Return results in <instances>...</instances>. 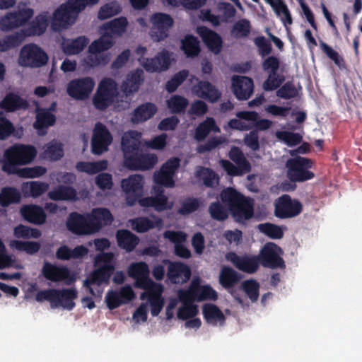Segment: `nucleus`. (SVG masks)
I'll use <instances>...</instances> for the list:
<instances>
[{
  "instance_id": "58836bf2",
  "label": "nucleus",
  "mask_w": 362,
  "mask_h": 362,
  "mask_svg": "<svg viewBox=\"0 0 362 362\" xmlns=\"http://www.w3.org/2000/svg\"><path fill=\"white\" fill-rule=\"evenodd\" d=\"M48 197L54 201L77 199L76 190L70 186L59 185L57 189L48 192Z\"/></svg>"
},
{
  "instance_id": "6ab92c4d",
  "label": "nucleus",
  "mask_w": 362,
  "mask_h": 362,
  "mask_svg": "<svg viewBox=\"0 0 362 362\" xmlns=\"http://www.w3.org/2000/svg\"><path fill=\"white\" fill-rule=\"evenodd\" d=\"M33 16L32 8H25L18 12L8 13L0 19V29L8 31L27 23Z\"/></svg>"
},
{
  "instance_id": "4468645a",
  "label": "nucleus",
  "mask_w": 362,
  "mask_h": 362,
  "mask_svg": "<svg viewBox=\"0 0 362 362\" xmlns=\"http://www.w3.org/2000/svg\"><path fill=\"white\" fill-rule=\"evenodd\" d=\"M94 86V80L89 76L74 78L69 82L66 92L71 98L83 100L89 97Z\"/></svg>"
},
{
  "instance_id": "f03ea898",
  "label": "nucleus",
  "mask_w": 362,
  "mask_h": 362,
  "mask_svg": "<svg viewBox=\"0 0 362 362\" xmlns=\"http://www.w3.org/2000/svg\"><path fill=\"white\" fill-rule=\"evenodd\" d=\"M223 203L228 206L233 220L238 223H245L254 216V202L233 187H228L220 194Z\"/></svg>"
},
{
  "instance_id": "5fc2aeb1",
  "label": "nucleus",
  "mask_w": 362,
  "mask_h": 362,
  "mask_svg": "<svg viewBox=\"0 0 362 362\" xmlns=\"http://www.w3.org/2000/svg\"><path fill=\"white\" fill-rule=\"evenodd\" d=\"M243 290L252 303L257 301L259 296V284L255 279L243 281L240 284Z\"/></svg>"
},
{
  "instance_id": "4d7b16f0",
  "label": "nucleus",
  "mask_w": 362,
  "mask_h": 362,
  "mask_svg": "<svg viewBox=\"0 0 362 362\" xmlns=\"http://www.w3.org/2000/svg\"><path fill=\"white\" fill-rule=\"evenodd\" d=\"M13 235L17 238H39L42 235V233L37 228H32L30 226L19 224L14 228Z\"/></svg>"
},
{
  "instance_id": "f704fd0d",
  "label": "nucleus",
  "mask_w": 362,
  "mask_h": 362,
  "mask_svg": "<svg viewBox=\"0 0 362 362\" xmlns=\"http://www.w3.org/2000/svg\"><path fill=\"white\" fill-rule=\"evenodd\" d=\"M139 203L144 207H153L156 211L160 212L167 209H171L173 202H168L166 195L155 194V196L141 198Z\"/></svg>"
},
{
  "instance_id": "39448f33",
  "label": "nucleus",
  "mask_w": 362,
  "mask_h": 362,
  "mask_svg": "<svg viewBox=\"0 0 362 362\" xmlns=\"http://www.w3.org/2000/svg\"><path fill=\"white\" fill-rule=\"evenodd\" d=\"M113 43V40L110 35H103L94 40L88 47L90 54L85 60L87 66L94 68L107 64L110 60V54L103 52L111 48Z\"/></svg>"
},
{
  "instance_id": "a211bd4d",
  "label": "nucleus",
  "mask_w": 362,
  "mask_h": 362,
  "mask_svg": "<svg viewBox=\"0 0 362 362\" xmlns=\"http://www.w3.org/2000/svg\"><path fill=\"white\" fill-rule=\"evenodd\" d=\"M151 21L153 24L151 30V36L158 42L168 37L169 29L174 23L170 15L163 13H154L151 18Z\"/></svg>"
},
{
  "instance_id": "5701e85b",
  "label": "nucleus",
  "mask_w": 362,
  "mask_h": 362,
  "mask_svg": "<svg viewBox=\"0 0 362 362\" xmlns=\"http://www.w3.org/2000/svg\"><path fill=\"white\" fill-rule=\"evenodd\" d=\"M242 275L233 268L223 266L220 272L218 281L223 288L230 291L231 295L239 303H242L243 300L240 297L235 295V291L233 290L234 286L240 282Z\"/></svg>"
},
{
  "instance_id": "423d86ee",
  "label": "nucleus",
  "mask_w": 362,
  "mask_h": 362,
  "mask_svg": "<svg viewBox=\"0 0 362 362\" xmlns=\"http://www.w3.org/2000/svg\"><path fill=\"white\" fill-rule=\"evenodd\" d=\"M46 52L35 44L25 45L21 49L18 63L22 66L37 68L47 64Z\"/></svg>"
},
{
  "instance_id": "8fccbe9b",
  "label": "nucleus",
  "mask_w": 362,
  "mask_h": 362,
  "mask_svg": "<svg viewBox=\"0 0 362 362\" xmlns=\"http://www.w3.org/2000/svg\"><path fill=\"white\" fill-rule=\"evenodd\" d=\"M228 156L239 168H242L244 173H248L251 170V165L245 158L243 152L239 147L233 146L228 153Z\"/></svg>"
},
{
  "instance_id": "ddd939ff",
  "label": "nucleus",
  "mask_w": 362,
  "mask_h": 362,
  "mask_svg": "<svg viewBox=\"0 0 362 362\" xmlns=\"http://www.w3.org/2000/svg\"><path fill=\"white\" fill-rule=\"evenodd\" d=\"M144 178L141 175H132L121 182V187L126 194V202L134 206L140 199L143 192Z\"/></svg>"
},
{
  "instance_id": "c85d7f7f",
  "label": "nucleus",
  "mask_w": 362,
  "mask_h": 362,
  "mask_svg": "<svg viewBox=\"0 0 362 362\" xmlns=\"http://www.w3.org/2000/svg\"><path fill=\"white\" fill-rule=\"evenodd\" d=\"M197 32L210 51L216 54L221 52L223 40L217 33L205 26L198 27Z\"/></svg>"
},
{
  "instance_id": "2eb2a0df",
  "label": "nucleus",
  "mask_w": 362,
  "mask_h": 362,
  "mask_svg": "<svg viewBox=\"0 0 362 362\" xmlns=\"http://www.w3.org/2000/svg\"><path fill=\"white\" fill-rule=\"evenodd\" d=\"M112 141V136L107 127L98 122L95 124L91 140L92 153L100 155L107 151L108 146Z\"/></svg>"
},
{
  "instance_id": "4c0bfd02",
  "label": "nucleus",
  "mask_w": 362,
  "mask_h": 362,
  "mask_svg": "<svg viewBox=\"0 0 362 362\" xmlns=\"http://www.w3.org/2000/svg\"><path fill=\"white\" fill-rule=\"evenodd\" d=\"M153 220L148 217H138L132 221V228L138 233H145L154 228H160L163 225V220L153 215Z\"/></svg>"
},
{
  "instance_id": "aec40b11",
  "label": "nucleus",
  "mask_w": 362,
  "mask_h": 362,
  "mask_svg": "<svg viewBox=\"0 0 362 362\" xmlns=\"http://www.w3.org/2000/svg\"><path fill=\"white\" fill-rule=\"evenodd\" d=\"M135 297V293L129 286H124L119 290H110L105 296V302L110 310H115L122 305L127 304Z\"/></svg>"
},
{
  "instance_id": "bf43d9fd",
  "label": "nucleus",
  "mask_w": 362,
  "mask_h": 362,
  "mask_svg": "<svg viewBox=\"0 0 362 362\" xmlns=\"http://www.w3.org/2000/svg\"><path fill=\"white\" fill-rule=\"evenodd\" d=\"M189 76V71L182 69L176 73L165 83V90L169 93H174L177 88L187 79Z\"/></svg>"
},
{
  "instance_id": "79ce46f5",
  "label": "nucleus",
  "mask_w": 362,
  "mask_h": 362,
  "mask_svg": "<svg viewBox=\"0 0 362 362\" xmlns=\"http://www.w3.org/2000/svg\"><path fill=\"white\" fill-rule=\"evenodd\" d=\"M49 189V185L46 182L40 181H30L23 183L22 191L25 197H32L37 198Z\"/></svg>"
},
{
  "instance_id": "bb28decb",
  "label": "nucleus",
  "mask_w": 362,
  "mask_h": 362,
  "mask_svg": "<svg viewBox=\"0 0 362 362\" xmlns=\"http://www.w3.org/2000/svg\"><path fill=\"white\" fill-rule=\"evenodd\" d=\"M77 16L74 15V12L65 2L59 6L54 11L52 21V28L54 30H59L61 28H66L69 25H72Z\"/></svg>"
},
{
  "instance_id": "69168bd1",
  "label": "nucleus",
  "mask_w": 362,
  "mask_h": 362,
  "mask_svg": "<svg viewBox=\"0 0 362 362\" xmlns=\"http://www.w3.org/2000/svg\"><path fill=\"white\" fill-rule=\"evenodd\" d=\"M128 21L125 17L121 16L108 21L105 28L113 34L121 35L127 28Z\"/></svg>"
},
{
  "instance_id": "052dcab7",
  "label": "nucleus",
  "mask_w": 362,
  "mask_h": 362,
  "mask_svg": "<svg viewBox=\"0 0 362 362\" xmlns=\"http://www.w3.org/2000/svg\"><path fill=\"white\" fill-rule=\"evenodd\" d=\"M259 230L272 239H281L284 232L279 226L271 223H260L257 226Z\"/></svg>"
},
{
  "instance_id": "f257e3e1",
  "label": "nucleus",
  "mask_w": 362,
  "mask_h": 362,
  "mask_svg": "<svg viewBox=\"0 0 362 362\" xmlns=\"http://www.w3.org/2000/svg\"><path fill=\"white\" fill-rule=\"evenodd\" d=\"M139 134L130 131L122 137L121 146L124 154V165L133 170H146L158 163L155 153H144L140 148Z\"/></svg>"
},
{
  "instance_id": "c9c22d12",
  "label": "nucleus",
  "mask_w": 362,
  "mask_h": 362,
  "mask_svg": "<svg viewBox=\"0 0 362 362\" xmlns=\"http://www.w3.org/2000/svg\"><path fill=\"white\" fill-rule=\"evenodd\" d=\"M117 245L127 252H132L139 243V238L127 229H119L116 232Z\"/></svg>"
},
{
  "instance_id": "b1692460",
  "label": "nucleus",
  "mask_w": 362,
  "mask_h": 362,
  "mask_svg": "<svg viewBox=\"0 0 362 362\" xmlns=\"http://www.w3.org/2000/svg\"><path fill=\"white\" fill-rule=\"evenodd\" d=\"M144 69L149 73L160 72L168 69L171 60L168 51L158 52L153 58H144L141 62L138 59Z\"/></svg>"
},
{
  "instance_id": "ea45409f",
  "label": "nucleus",
  "mask_w": 362,
  "mask_h": 362,
  "mask_svg": "<svg viewBox=\"0 0 362 362\" xmlns=\"http://www.w3.org/2000/svg\"><path fill=\"white\" fill-rule=\"evenodd\" d=\"M194 175L198 180L203 181L204 185L206 187H214L219 181L218 174L209 168L199 166L197 168Z\"/></svg>"
},
{
  "instance_id": "c756f323",
  "label": "nucleus",
  "mask_w": 362,
  "mask_h": 362,
  "mask_svg": "<svg viewBox=\"0 0 362 362\" xmlns=\"http://www.w3.org/2000/svg\"><path fill=\"white\" fill-rule=\"evenodd\" d=\"M28 107L29 103L28 100L13 92L6 93L5 97L0 101V108L7 112L25 110Z\"/></svg>"
},
{
  "instance_id": "6e6d98bb",
  "label": "nucleus",
  "mask_w": 362,
  "mask_h": 362,
  "mask_svg": "<svg viewBox=\"0 0 362 362\" xmlns=\"http://www.w3.org/2000/svg\"><path fill=\"white\" fill-rule=\"evenodd\" d=\"M228 207L226 208L220 202L216 201L210 204L209 206V213L214 220L218 221H224L228 218Z\"/></svg>"
},
{
  "instance_id": "a878e982",
  "label": "nucleus",
  "mask_w": 362,
  "mask_h": 362,
  "mask_svg": "<svg viewBox=\"0 0 362 362\" xmlns=\"http://www.w3.org/2000/svg\"><path fill=\"white\" fill-rule=\"evenodd\" d=\"M232 90L238 100H246L253 93V80L245 76H235L232 78Z\"/></svg>"
},
{
  "instance_id": "7c9ffc66",
  "label": "nucleus",
  "mask_w": 362,
  "mask_h": 362,
  "mask_svg": "<svg viewBox=\"0 0 362 362\" xmlns=\"http://www.w3.org/2000/svg\"><path fill=\"white\" fill-rule=\"evenodd\" d=\"M77 296L78 292L75 288L57 289L54 308L61 307L67 310H72L76 305L74 300Z\"/></svg>"
},
{
  "instance_id": "a19ab883",
  "label": "nucleus",
  "mask_w": 362,
  "mask_h": 362,
  "mask_svg": "<svg viewBox=\"0 0 362 362\" xmlns=\"http://www.w3.org/2000/svg\"><path fill=\"white\" fill-rule=\"evenodd\" d=\"M220 129L216 124L213 117H207L204 121L199 123L195 129L194 138L201 141L206 139L211 132H219Z\"/></svg>"
},
{
  "instance_id": "0eeeda50",
  "label": "nucleus",
  "mask_w": 362,
  "mask_h": 362,
  "mask_svg": "<svg viewBox=\"0 0 362 362\" xmlns=\"http://www.w3.org/2000/svg\"><path fill=\"white\" fill-rule=\"evenodd\" d=\"M178 298L180 301L197 300L198 302L206 300H216L217 292L209 285L202 286L197 281L193 280L187 290H180Z\"/></svg>"
},
{
  "instance_id": "393cba45",
  "label": "nucleus",
  "mask_w": 362,
  "mask_h": 362,
  "mask_svg": "<svg viewBox=\"0 0 362 362\" xmlns=\"http://www.w3.org/2000/svg\"><path fill=\"white\" fill-rule=\"evenodd\" d=\"M167 262V277L172 284H182L189 280L192 273L188 265L180 262Z\"/></svg>"
},
{
  "instance_id": "dca6fc26",
  "label": "nucleus",
  "mask_w": 362,
  "mask_h": 362,
  "mask_svg": "<svg viewBox=\"0 0 362 362\" xmlns=\"http://www.w3.org/2000/svg\"><path fill=\"white\" fill-rule=\"evenodd\" d=\"M226 259L230 262L235 268L247 274L255 273L259 267V258L257 255H238L235 252H229Z\"/></svg>"
},
{
  "instance_id": "72a5a7b5",
  "label": "nucleus",
  "mask_w": 362,
  "mask_h": 362,
  "mask_svg": "<svg viewBox=\"0 0 362 362\" xmlns=\"http://www.w3.org/2000/svg\"><path fill=\"white\" fill-rule=\"evenodd\" d=\"M158 111L157 106L151 102L139 105L133 111L131 121L134 124H139L152 118Z\"/></svg>"
},
{
  "instance_id": "cd10ccee",
  "label": "nucleus",
  "mask_w": 362,
  "mask_h": 362,
  "mask_svg": "<svg viewBox=\"0 0 362 362\" xmlns=\"http://www.w3.org/2000/svg\"><path fill=\"white\" fill-rule=\"evenodd\" d=\"M192 90L197 97L211 103H216L221 97L218 89L207 81H199L192 86Z\"/></svg>"
},
{
  "instance_id": "49530a36",
  "label": "nucleus",
  "mask_w": 362,
  "mask_h": 362,
  "mask_svg": "<svg viewBox=\"0 0 362 362\" xmlns=\"http://www.w3.org/2000/svg\"><path fill=\"white\" fill-rule=\"evenodd\" d=\"M203 315L207 323L216 325L218 322L225 320L222 311L214 304H205L202 309Z\"/></svg>"
},
{
  "instance_id": "e433bc0d",
  "label": "nucleus",
  "mask_w": 362,
  "mask_h": 362,
  "mask_svg": "<svg viewBox=\"0 0 362 362\" xmlns=\"http://www.w3.org/2000/svg\"><path fill=\"white\" fill-rule=\"evenodd\" d=\"M236 116L240 119L253 122L252 127L255 130L265 131L269 129L272 125V122L267 119H259V114L255 111H240L236 113Z\"/></svg>"
},
{
  "instance_id": "412c9836",
  "label": "nucleus",
  "mask_w": 362,
  "mask_h": 362,
  "mask_svg": "<svg viewBox=\"0 0 362 362\" xmlns=\"http://www.w3.org/2000/svg\"><path fill=\"white\" fill-rule=\"evenodd\" d=\"M148 274V267L144 262L133 263L128 269L129 276L135 279V286L143 289L150 288L153 284Z\"/></svg>"
},
{
  "instance_id": "37998d69",
  "label": "nucleus",
  "mask_w": 362,
  "mask_h": 362,
  "mask_svg": "<svg viewBox=\"0 0 362 362\" xmlns=\"http://www.w3.org/2000/svg\"><path fill=\"white\" fill-rule=\"evenodd\" d=\"M107 161L102 160L94 162L78 161L76 164V169L78 172L86 173L89 175H94L107 168Z\"/></svg>"
},
{
  "instance_id": "473e14b6",
  "label": "nucleus",
  "mask_w": 362,
  "mask_h": 362,
  "mask_svg": "<svg viewBox=\"0 0 362 362\" xmlns=\"http://www.w3.org/2000/svg\"><path fill=\"white\" fill-rule=\"evenodd\" d=\"M144 79V71L141 69H136L135 71L129 73L121 85L122 91L127 96L138 91Z\"/></svg>"
},
{
  "instance_id": "338daca9",
  "label": "nucleus",
  "mask_w": 362,
  "mask_h": 362,
  "mask_svg": "<svg viewBox=\"0 0 362 362\" xmlns=\"http://www.w3.org/2000/svg\"><path fill=\"white\" fill-rule=\"evenodd\" d=\"M46 172V168L37 165L20 168L14 175H17L18 177L23 178H35L43 175Z\"/></svg>"
},
{
  "instance_id": "7ed1b4c3",
  "label": "nucleus",
  "mask_w": 362,
  "mask_h": 362,
  "mask_svg": "<svg viewBox=\"0 0 362 362\" xmlns=\"http://www.w3.org/2000/svg\"><path fill=\"white\" fill-rule=\"evenodd\" d=\"M37 156L35 146L26 144H14L8 148L4 153L1 163L2 170L8 175L15 174L19 165H28Z\"/></svg>"
},
{
  "instance_id": "9d476101",
  "label": "nucleus",
  "mask_w": 362,
  "mask_h": 362,
  "mask_svg": "<svg viewBox=\"0 0 362 362\" xmlns=\"http://www.w3.org/2000/svg\"><path fill=\"white\" fill-rule=\"evenodd\" d=\"M282 254L283 250L279 246L269 242L262 247L257 257L259 258V264L264 267L285 269V262L281 257Z\"/></svg>"
},
{
  "instance_id": "680f3d73",
  "label": "nucleus",
  "mask_w": 362,
  "mask_h": 362,
  "mask_svg": "<svg viewBox=\"0 0 362 362\" xmlns=\"http://www.w3.org/2000/svg\"><path fill=\"white\" fill-rule=\"evenodd\" d=\"M285 81V76L283 74L275 73H269L267 78L264 81L262 88L265 91H272L280 88Z\"/></svg>"
},
{
  "instance_id": "f8f14e48",
  "label": "nucleus",
  "mask_w": 362,
  "mask_h": 362,
  "mask_svg": "<svg viewBox=\"0 0 362 362\" xmlns=\"http://www.w3.org/2000/svg\"><path fill=\"white\" fill-rule=\"evenodd\" d=\"M303 206L297 199H292L288 194H283L275 202L274 215L285 219L295 217L302 211Z\"/></svg>"
},
{
  "instance_id": "4be33fe9",
  "label": "nucleus",
  "mask_w": 362,
  "mask_h": 362,
  "mask_svg": "<svg viewBox=\"0 0 362 362\" xmlns=\"http://www.w3.org/2000/svg\"><path fill=\"white\" fill-rule=\"evenodd\" d=\"M92 234L98 233L103 227L112 224L114 218L107 208H94L88 212Z\"/></svg>"
},
{
  "instance_id": "2f4dec72",
  "label": "nucleus",
  "mask_w": 362,
  "mask_h": 362,
  "mask_svg": "<svg viewBox=\"0 0 362 362\" xmlns=\"http://www.w3.org/2000/svg\"><path fill=\"white\" fill-rule=\"evenodd\" d=\"M21 214L24 220L35 224L42 225L45 223L47 216L43 209L35 204L25 205L21 209Z\"/></svg>"
},
{
  "instance_id": "6e6552de",
  "label": "nucleus",
  "mask_w": 362,
  "mask_h": 362,
  "mask_svg": "<svg viewBox=\"0 0 362 362\" xmlns=\"http://www.w3.org/2000/svg\"><path fill=\"white\" fill-rule=\"evenodd\" d=\"M117 95V85L112 78H105L99 84L93 98V104L97 110H105L114 102Z\"/></svg>"
},
{
  "instance_id": "a18cd8bd",
  "label": "nucleus",
  "mask_w": 362,
  "mask_h": 362,
  "mask_svg": "<svg viewBox=\"0 0 362 362\" xmlns=\"http://www.w3.org/2000/svg\"><path fill=\"white\" fill-rule=\"evenodd\" d=\"M21 195L19 191L13 187H4L0 192V205L7 207L11 204L19 203Z\"/></svg>"
},
{
  "instance_id": "e2e57ef3",
  "label": "nucleus",
  "mask_w": 362,
  "mask_h": 362,
  "mask_svg": "<svg viewBox=\"0 0 362 362\" xmlns=\"http://www.w3.org/2000/svg\"><path fill=\"white\" fill-rule=\"evenodd\" d=\"M194 300L181 301L183 305L177 310V317L185 320L194 317L197 315L199 310L197 305L193 304Z\"/></svg>"
},
{
  "instance_id": "13d9d810",
  "label": "nucleus",
  "mask_w": 362,
  "mask_h": 362,
  "mask_svg": "<svg viewBox=\"0 0 362 362\" xmlns=\"http://www.w3.org/2000/svg\"><path fill=\"white\" fill-rule=\"evenodd\" d=\"M251 30V24L246 18L235 22L231 29V35L236 38H243L249 35Z\"/></svg>"
},
{
  "instance_id": "09e8293b",
  "label": "nucleus",
  "mask_w": 362,
  "mask_h": 362,
  "mask_svg": "<svg viewBox=\"0 0 362 362\" xmlns=\"http://www.w3.org/2000/svg\"><path fill=\"white\" fill-rule=\"evenodd\" d=\"M181 48L187 57H195L201 51L198 39L192 35H188L182 40Z\"/></svg>"
},
{
  "instance_id": "de8ad7c7",
  "label": "nucleus",
  "mask_w": 362,
  "mask_h": 362,
  "mask_svg": "<svg viewBox=\"0 0 362 362\" xmlns=\"http://www.w3.org/2000/svg\"><path fill=\"white\" fill-rule=\"evenodd\" d=\"M55 122V115L50 112L49 110L44 109L37 114L36 120L34 122L33 127L40 132L54 125Z\"/></svg>"
},
{
  "instance_id": "20e7f679",
  "label": "nucleus",
  "mask_w": 362,
  "mask_h": 362,
  "mask_svg": "<svg viewBox=\"0 0 362 362\" xmlns=\"http://www.w3.org/2000/svg\"><path fill=\"white\" fill-rule=\"evenodd\" d=\"M312 159L296 156L288 158L285 164L286 177L292 182H303L312 180L315 173L310 170L313 167Z\"/></svg>"
},
{
  "instance_id": "0e129e2a",
  "label": "nucleus",
  "mask_w": 362,
  "mask_h": 362,
  "mask_svg": "<svg viewBox=\"0 0 362 362\" xmlns=\"http://www.w3.org/2000/svg\"><path fill=\"white\" fill-rule=\"evenodd\" d=\"M275 13L281 18L282 23L285 25H291L293 19L287 5L283 0L276 1V3L272 6Z\"/></svg>"
},
{
  "instance_id": "9b49d317",
  "label": "nucleus",
  "mask_w": 362,
  "mask_h": 362,
  "mask_svg": "<svg viewBox=\"0 0 362 362\" xmlns=\"http://www.w3.org/2000/svg\"><path fill=\"white\" fill-rule=\"evenodd\" d=\"M45 279L52 282L64 281L66 285H71L76 281V277L66 266H57L45 261L41 270Z\"/></svg>"
},
{
  "instance_id": "3c124183",
  "label": "nucleus",
  "mask_w": 362,
  "mask_h": 362,
  "mask_svg": "<svg viewBox=\"0 0 362 362\" xmlns=\"http://www.w3.org/2000/svg\"><path fill=\"white\" fill-rule=\"evenodd\" d=\"M167 107L172 113L180 114L185 112L189 100L184 96L173 95L167 100Z\"/></svg>"
},
{
  "instance_id": "f3484780",
  "label": "nucleus",
  "mask_w": 362,
  "mask_h": 362,
  "mask_svg": "<svg viewBox=\"0 0 362 362\" xmlns=\"http://www.w3.org/2000/svg\"><path fill=\"white\" fill-rule=\"evenodd\" d=\"M66 226L72 234L79 236L92 235L88 213L71 212L66 218Z\"/></svg>"
},
{
  "instance_id": "603ef678",
  "label": "nucleus",
  "mask_w": 362,
  "mask_h": 362,
  "mask_svg": "<svg viewBox=\"0 0 362 362\" xmlns=\"http://www.w3.org/2000/svg\"><path fill=\"white\" fill-rule=\"evenodd\" d=\"M44 158L50 160L56 161L60 160L64 156L62 144L56 141H52L44 147Z\"/></svg>"
},
{
  "instance_id": "c03bdc74",
  "label": "nucleus",
  "mask_w": 362,
  "mask_h": 362,
  "mask_svg": "<svg viewBox=\"0 0 362 362\" xmlns=\"http://www.w3.org/2000/svg\"><path fill=\"white\" fill-rule=\"evenodd\" d=\"M89 40L85 36H79L76 39L67 40L62 44V49L66 54L80 53L88 44Z\"/></svg>"
},
{
  "instance_id": "864d4df0",
  "label": "nucleus",
  "mask_w": 362,
  "mask_h": 362,
  "mask_svg": "<svg viewBox=\"0 0 362 362\" xmlns=\"http://www.w3.org/2000/svg\"><path fill=\"white\" fill-rule=\"evenodd\" d=\"M24 34L18 32L4 37L2 40H0V52H6L20 46L24 40Z\"/></svg>"
},
{
  "instance_id": "1a4fd4ad",
  "label": "nucleus",
  "mask_w": 362,
  "mask_h": 362,
  "mask_svg": "<svg viewBox=\"0 0 362 362\" xmlns=\"http://www.w3.org/2000/svg\"><path fill=\"white\" fill-rule=\"evenodd\" d=\"M115 271V266L101 265L98 268L91 272L86 279L83 281V286L86 287L88 292L93 296H100L103 289H97L95 293L93 286L100 287L103 285H108L110 279Z\"/></svg>"
},
{
  "instance_id": "774afa93",
  "label": "nucleus",
  "mask_w": 362,
  "mask_h": 362,
  "mask_svg": "<svg viewBox=\"0 0 362 362\" xmlns=\"http://www.w3.org/2000/svg\"><path fill=\"white\" fill-rule=\"evenodd\" d=\"M48 26V17L46 13L39 14L31 23L30 30L33 35L43 34Z\"/></svg>"
}]
</instances>
